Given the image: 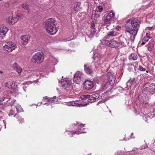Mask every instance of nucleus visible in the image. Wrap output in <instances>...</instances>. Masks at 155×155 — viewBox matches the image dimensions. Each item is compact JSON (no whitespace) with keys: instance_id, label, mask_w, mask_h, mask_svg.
Returning a JSON list of instances; mask_svg holds the SVG:
<instances>
[{"instance_id":"1","label":"nucleus","mask_w":155,"mask_h":155,"mask_svg":"<svg viewBox=\"0 0 155 155\" xmlns=\"http://www.w3.org/2000/svg\"><path fill=\"white\" fill-rule=\"evenodd\" d=\"M140 21L137 18L129 19L126 22L124 26L125 29V34L128 32L131 35L130 40L132 42L134 41L140 26Z\"/></svg>"},{"instance_id":"2","label":"nucleus","mask_w":155,"mask_h":155,"mask_svg":"<svg viewBox=\"0 0 155 155\" xmlns=\"http://www.w3.org/2000/svg\"><path fill=\"white\" fill-rule=\"evenodd\" d=\"M56 22L54 18L48 19L45 22L46 31L50 35H53L57 32L58 29L55 26Z\"/></svg>"},{"instance_id":"3","label":"nucleus","mask_w":155,"mask_h":155,"mask_svg":"<svg viewBox=\"0 0 155 155\" xmlns=\"http://www.w3.org/2000/svg\"><path fill=\"white\" fill-rule=\"evenodd\" d=\"M44 58L43 53L38 52L35 54L33 56L31 59V62L34 63H42Z\"/></svg>"},{"instance_id":"4","label":"nucleus","mask_w":155,"mask_h":155,"mask_svg":"<svg viewBox=\"0 0 155 155\" xmlns=\"http://www.w3.org/2000/svg\"><path fill=\"white\" fill-rule=\"evenodd\" d=\"M101 43L103 45H107L112 48L118 47V42L115 41H109L103 39L102 40Z\"/></svg>"},{"instance_id":"5","label":"nucleus","mask_w":155,"mask_h":155,"mask_svg":"<svg viewBox=\"0 0 155 155\" xmlns=\"http://www.w3.org/2000/svg\"><path fill=\"white\" fill-rule=\"evenodd\" d=\"M4 86L9 89L11 92H13L16 88V86L15 85V82L14 81L11 80L8 81L7 82L5 83Z\"/></svg>"},{"instance_id":"6","label":"nucleus","mask_w":155,"mask_h":155,"mask_svg":"<svg viewBox=\"0 0 155 155\" xmlns=\"http://www.w3.org/2000/svg\"><path fill=\"white\" fill-rule=\"evenodd\" d=\"M114 15V13L111 11L105 18L103 25L106 26L109 25L111 22V19Z\"/></svg>"},{"instance_id":"7","label":"nucleus","mask_w":155,"mask_h":155,"mask_svg":"<svg viewBox=\"0 0 155 155\" xmlns=\"http://www.w3.org/2000/svg\"><path fill=\"white\" fill-rule=\"evenodd\" d=\"M16 47L15 44L12 42L7 43L6 45L3 47L8 52L12 51Z\"/></svg>"},{"instance_id":"8","label":"nucleus","mask_w":155,"mask_h":155,"mask_svg":"<svg viewBox=\"0 0 155 155\" xmlns=\"http://www.w3.org/2000/svg\"><path fill=\"white\" fill-rule=\"evenodd\" d=\"M83 88L87 90H90L93 87L94 83L91 81L89 80H85L83 83Z\"/></svg>"},{"instance_id":"9","label":"nucleus","mask_w":155,"mask_h":155,"mask_svg":"<svg viewBox=\"0 0 155 155\" xmlns=\"http://www.w3.org/2000/svg\"><path fill=\"white\" fill-rule=\"evenodd\" d=\"M118 34L114 30H111L107 34V35L103 39H111L112 38L118 35Z\"/></svg>"},{"instance_id":"10","label":"nucleus","mask_w":155,"mask_h":155,"mask_svg":"<svg viewBox=\"0 0 155 155\" xmlns=\"http://www.w3.org/2000/svg\"><path fill=\"white\" fill-rule=\"evenodd\" d=\"M82 75L80 72H77L74 74L73 80L77 84H80L82 81Z\"/></svg>"},{"instance_id":"11","label":"nucleus","mask_w":155,"mask_h":155,"mask_svg":"<svg viewBox=\"0 0 155 155\" xmlns=\"http://www.w3.org/2000/svg\"><path fill=\"white\" fill-rule=\"evenodd\" d=\"M71 87V83L69 81L64 80L61 81V87L63 90L68 91L69 90Z\"/></svg>"},{"instance_id":"12","label":"nucleus","mask_w":155,"mask_h":155,"mask_svg":"<svg viewBox=\"0 0 155 155\" xmlns=\"http://www.w3.org/2000/svg\"><path fill=\"white\" fill-rule=\"evenodd\" d=\"M99 97V94L98 93H96L91 95H90L89 99L87 100V103L86 104H88L89 103H91L94 102L96 101V99H98Z\"/></svg>"},{"instance_id":"13","label":"nucleus","mask_w":155,"mask_h":155,"mask_svg":"<svg viewBox=\"0 0 155 155\" xmlns=\"http://www.w3.org/2000/svg\"><path fill=\"white\" fill-rule=\"evenodd\" d=\"M93 58L94 59V60L97 61V63L99 64H102L104 59V55L102 54H97L95 56H94Z\"/></svg>"},{"instance_id":"14","label":"nucleus","mask_w":155,"mask_h":155,"mask_svg":"<svg viewBox=\"0 0 155 155\" xmlns=\"http://www.w3.org/2000/svg\"><path fill=\"white\" fill-rule=\"evenodd\" d=\"M8 31L7 28L6 27H2L0 28V38H3L5 36L7 32Z\"/></svg>"},{"instance_id":"15","label":"nucleus","mask_w":155,"mask_h":155,"mask_svg":"<svg viewBox=\"0 0 155 155\" xmlns=\"http://www.w3.org/2000/svg\"><path fill=\"white\" fill-rule=\"evenodd\" d=\"M84 71L85 73L87 74H90L92 73L93 69L91 65L84 64Z\"/></svg>"},{"instance_id":"16","label":"nucleus","mask_w":155,"mask_h":155,"mask_svg":"<svg viewBox=\"0 0 155 155\" xmlns=\"http://www.w3.org/2000/svg\"><path fill=\"white\" fill-rule=\"evenodd\" d=\"M56 59L51 57L50 58L48 62V65L50 67L54 68V66L57 64Z\"/></svg>"},{"instance_id":"17","label":"nucleus","mask_w":155,"mask_h":155,"mask_svg":"<svg viewBox=\"0 0 155 155\" xmlns=\"http://www.w3.org/2000/svg\"><path fill=\"white\" fill-rule=\"evenodd\" d=\"M21 43L23 45H26L28 42L30 37L28 35H25L21 37Z\"/></svg>"},{"instance_id":"18","label":"nucleus","mask_w":155,"mask_h":155,"mask_svg":"<svg viewBox=\"0 0 155 155\" xmlns=\"http://www.w3.org/2000/svg\"><path fill=\"white\" fill-rule=\"evenodd\" d=\"M7 20L9 24H13L18 21V19L15 17H13L12 16H10Z\"/></svg>"},{"instance_id":"19","label":"nucleus","mask_w":155,"mask_h":155,"mask_svg":"<svg viewBox=\"0 0 155 155\" xmlns=\"http://www.w3.org/2000/svg\"><path fill=\"white\" fill-rule=\"evenodd\" d=\"M78 101H72V106H77L79 107H82L84 106H86L88 104H83L82 103H78Z\"/></svg>"},{"instance_id":"20","label":"nucleus","mask_w":155,"mask_h":155,"mask_svg":"<svg viewBox=\"0 0 155 155\" xmlns=\"http://www.w3.org/2000/svg\"><path fill=\"white\" fill-rule=\"evenodd\" d=\"M138 99L141 104H148V102L146 101V97L144 96L140 95L138 97Z\"/></svg>"},{"instance_id":"21","label":"nucleus","mask_w":155,"mask_h":155,"mask_svg":"<svg viewBox=\"0 0 155 155\" xmlns=\"http://www.w3.org/2000/svg\"><path fill=\"white\" fill-rule=\"evenodd\" d=\"M92 19L93 21L97 23L99 21V16L97 14H93L92 16Z\"/></svg>"},{"instance_id":"22","label":"nucleus","mask_w":155,"mask_h":155,"mask_svg":"<svg viewBox=\"0 0 155 155\" xmlns=\"http://www.w3.org/2000/svg\"><path fill=\"white\" fill-rule=\"evenodd\" d=\"M107 79L110 85L112 86L114 84L115 82V78L113 76L111 75V76H109L108 77Z\"/></svg>"},{"instance_id":"23","label":"nucleus","mask_w":155,"mask_h":155,"mask_svg":"<svg viewBox=\"0 0 155 155\" xmlns=\"http://www.w3.org/2000/svg\"><path fill=\"white\" fill-rule=\"evenodd\" d=\"M81 3L79 2H75L74 4V10L75 12L78 11L81 8L80 7Z\"/></svg>"},{"instance_id":"24","label":"nucleus","mask_w":155,"mask_h":155,"mask_svg":"<svg viewBox=\"0 0 155 155\" xmlns=\"http://www.w3.org/2000/svg\"><path fill=\"white\" fill-rule=\"evenodd\" d=\"M146 90L151 94H154L155 92V87H153L151 86L147 87L145 88Z\"/></svg>"},{"instance_id":"25","label":"nucleus","mask_w":155,"mask_h":155,"mask_svg":"<svg viewBox=\"0 0 155 155\" xmlns=\"http://www.w3.org/2000/svg\"><path fill=\"white\" fill-rule=\"evenodd\" d=\"M96 31V30L94 28H91V33L89 35L90 38H92L94 36L95 33Z\"/></svg>"},{"instance_id":"26","label":"nucleus","mask_w":155,"mask_h":155,"mask_svg":"<svg viewBox=\"0 0 155 155\" xmlns=\"http://www.w3.org/2000/svg\"><path fill=\"white\" fill-rule=\"evenodd\" d=\"M150 37H144L142 40L141 45H142L145 44V43L148 41L151 38Z\"/></svg>"},{"instance_id":"27","label":"nucleus","mask_w":155,"mask_h":155,"mask_svg":"<svg viewBox=\"0 0 155 155\" xmlns=\"http://www.w3.org/2000/svg\"><path fill=\"white\" fill-rule=\"evenodd\" d=\"M21 7L24 9L28 10V13L29 14V11L28 10V9H29V7L28 5L26 4H23L22 5Z\"/></svg>"},{"instance_id":"28","label":"nucleus","mask_w":155,"mask_h":155,"mask_svg":"<svg viewBox=\"0 0 155 155\" xmlns=\"http://www.w3.org/2000/svg\"><path fill=\"white\" fill-rule=\"evenodd\" d=\"M13 109L14 110V111H15V112L13 114L10 113L9 114V116L10 117H12V116H13L14 117H15L16 115V114L18 112V109L16 107H15L14 108H13Z\"/></svg>"},{"instance_id":"29","label":"nucleus","mask_w":155,"mask_h":155,"mask_svg":"<svg viewBox=\"0 0 155 155\" xmlns=\"http://www.w3.org/2000/svg\"><path fill=\"white\" fill-rule=\"evenodd\" d=\"M150 149L155 153V141L150 145Z\"/></svg>"},{"instance_id":"30","label":"nucleus","mask_w":155,"mask_h":155,"mask_svg":"<svg viewBox=\"0 0 155 155\" xmlns=\"http://www.w3.org/2000/svg\"><path fill=\"white\" fill-rule=\"evenodd\" d=\"M90 97V95L89 94L84 95L81 96V98L82 100H86L89 99Z\"/></svg>"},{"instance_id":"31","label":"nucleus","mask_w":155,"mask_h":155,"mask_svg":"<svg viewBox=\"0 0 155 155\" xmlns=\"http://www.w3.org/2000/svg\"><path fill=\"white\" fill-rule=\"evenodd\" d=\"M130 57L134 60H136L137 59V56L136 53H132L130 55Z\"/></svg>"},{"instance_id":"32","label":"nucleus","mask_w":155,"mask_h":155,"mask_svg":"<svg viewBox=\"0 0 155 155\" xmlns=\"http://www.w3.org/2000/svg\"><path fill=\"white\" fill-rule=\"evenodd\" d=\"M148 48L149 51H151L153 48V46L152 43H150L147 46Z\"/></svg>"},{"instance_id":"33","label":"nucleus","mask_w":155,"mask_h":155,"mask_svg":"<svg viewBox=\"0 0 155 155\" xmlns=\"http://www.w3.org/2000/svg\"><path fill=\"white\" fill-rule=\"evenodd\" d=\"M118 47H125L126 46V43L122 41H120V42H118Z\"/></svg>"},{"instance_id":"34","label":"nucleus","mask_w":155,"mask_h":155,"mask_svg":"<svg viewBox=\"0 0 155 155\" xmlns=\"http://www.w3.org/2000/svg\"><path fill=\"white\" fill-rule=\"evenodd\" d=\"M108 84L107 83H104L101 85V87L103 90L107 89L108 87Z\"/></svg>"},{"instance_id":"35","label":"nucleus","mask_w":155,"mask_h":155,"mask_svg":"<svg viewBox=\"0 0 155 155\" xmlns=\"http://www.w3.org/2000/svg\"><path fill=\"white\" fill-rule=\"evenodd\" d=\"M15 70L19 74L21 73L22 71V69L19 66H18V67L16 68Z\"/></svg>"},{"instance_id":"36","label":"nucleus","mask_w":155,"mask_h":155,"mask_svg":"<svg viewBox=\"0 0 155 155\" xmlns=\"http://www.w3.org/2000/svg\"><path fill=\"white\" fill-rule=\"evenodd\" d=\"M138 70L141 71H146V69L144 68H143L142 66L141 65L139 66Z\"/></svg>"},{"instance_id":"37","label":"nucleus","mask_w":155,"mask_h":155,"mask_svg":"<svg viewBox=\"0 0 155 155\" xmlns=\"http://www.w3.org/2000/svg\"><path fill=\"white\" fill-rule=\"evenodd\" d=\"M128 69H132L133 70L134 68V66L132 64H129L128 65Z\"/></svg>"},{"instance_id":"38","label":"nucleus","mask_w":155,"mask_h":155,"mask_svg":"<svg viewBox=\"0 0 155 155\" xmlns=\"http://www.w3.org/2000/svg\"><path fill=\"white\" fill-rule=\"evenodd\" d=\"M97 12H101L103 10V8L101 6H98L97 8Z\"/></svg>"},{"instance_id":"39","label":"nucleus","mask_w":155,"mask_h":155,"mask_svg":"<svg viewBox=\"0 0 155 155\" xmlns=\"http://www.w3.org/2000/svg\"><path fill=\"white\" fill-rule=\"evenodd\" d=\"M147 116L150 118H152L154 116V115L150 112L148 114Z\"/></svg>"},{"instance_id":"40","label":"nucleus","mask_w":155,"mask_h":155,"mask_svg":"<svg viewBox=\"0 0 155 155\" xmlns=\"http://www.w3.org/2000/svg\"><path fill=\"white\" fill-rule=\"evenodd\" d=\"M18 66H19L17 64L14 63L12 65V68L15 70V68H16L18 67Z\"/></svg>"},{"instance_id":"41","label":"nucleus","mask_w":155,"mask_h":155,"mask_svg":"<svg viewBox=\"0 0 155 155\" xmlns=\"http://www.w3.org/2000/svg\"><path fill=\"white\" fill-rule=\"evenodd\" d=\"M122 153L121 151H119L117 152L115 154V155H122Z\"/></svg>"},{"instance_id":"42","label":"nucleus","mask_w":155,"mask_h":155,"mask_svg":"<svg viewBox=\"0 0 155 155\" xmlns=\"http://www.w3.org/2000/svg\"><path fill=\"white\" fill-rule=\"evenodd\" d=\"M18 120L19 122V123L22 124V123H24V119L23 118H20Z\"/></svg>"},{"instance_id":"43","label":"nucleus","mask_w":155,"mask_h":155,"mask_svg":"<svg viewBox=\"0 0 155 155\" xmlns=\"http://www.w3.org/2000/svg\"><path fill=\"white\" fill-rule=\"evenodd\" d=\"M116 29H117V31H120L121 30V27L118 25L116 27Z\"/></svg>"},{"instance_id":"44","label":"nucleus","mask_w":155,"mask_h":155,"mask_svg":"<svg viewBox=\"0 0 155 155\" xmlns=\"http://www.w3.org/2000/svg\"><path fill=\"white\" fill-rule=\"evenodd\" d=\"M150 112L151 113L154 114L155 113V108H153L151 109Z\"/></svg>"},{"instance_id":"45","label":"nucleus","mask_w":155,"mask_h":155,"mask_svg":"<svg viewBox=\"0 0 155 155\" xmlns=\"http://www.w3.org/2000/svg\"><path fill=\"white\" fill-rule=\"evenodd\" d=\"M112 73H113L112 72V73L110 72H108L107 73V78H108V77L109 76H111V75L113 76L112 75L113 74H112Z\"/></svg>"},{"instance_id":"46","label":"nucleus","mask_w":155,"mask_h":155,"mask_svg":"<svg viewBox=\"0 0 155 155\" xmlns=\"http://www.w3.org/2000/svg\"><path fill=\"white\" fill-rule=\"evenodd\" d=\"M47 100L49 101H54V99H53V97H48L47 98Z\"/></svg>"},{"instance_id":"47","label":"nucleus","mask_w":155,"mask_h":155,"mask_svg":"<svg viewBox=\"0 0 155 155\" xmlns=\"http://www.w3.org/2000/svg\"><path fill=\"white\" fill-rule=\"evenodd\" d=\"M66 105H68V106H72L71 104V101L68 102L66 103Z\"/></svg>"},{"instance_id":"48","label":"nucleus","mask_w":155,"mask_h":155,"mask_svg":"<svg viewBox=\"0 0 155 155\" xmlns=\"http://www.w3.org/2000/svg\"><path fill=\"white\" fill-rule=\"evenodd\" d=\"M153 27H147V28H146L147 29L149 30H152V29H153Z\"/></svg>"},{"instance_id":"49","label":"nucleus","mask_w":155,"mask_h":155,"mask_svg":"<svg viewBox=\"0 0 155 155\" xmlns=\"http://www.w3.org/2000/svg\"><path fill=\"white\" fill-rule=\"evenodd\" d=\"M150 35L147 32L146 33V36H145V37H150Z\"/></svg>"},{"instance_id":"50","label":"nucleus","mask_w":155,"mask_h":155,"mask_svg":"<svg viewBox=\"0 0 155 155\" xmlns=\"http://www.w3.org/2000/svg\"><path fill=\"white\" fill-rule=\"evenodd\" d=\"M27 87L25 86H23V90L25 91H26V88Z\"/></svg>"},{"instance_id":"51","label":"nucleus","mask_w":155,"mask_h":155,"mask_svg":"<svg viewBox=\"0 0 155 155\" xmlns=\"http://www.w3.org/2000/svg\"><path fill=\"white\" fill-rule=\"evenodd\" d=\"M3 73V72L0 71V76H1Z\"/></svg>"},{"instance_id":"52","label":"nucleus","mask_w":155,"mask_h":155,"mask_svg":"<svg viewBox=\"0 0 155 155\" xmlns=\"http://www.w3.org/2000/svg\"><path fill=\"white\" fill-rule=\"evenodd\" d=\"M75 132H74L72 134H71V137H73V134H75Z\"/></svg>"},{"instance_id":"53","label":"nucleus","mask_w":155,"mask_h":155,"mask_svg":"<svg viewBox=\"0 0 155 155\" xmlns=\"http://www.w3.org/2000/svg\"><path fill=\"white\" fill-rule=\"evenodd\" d=\"M56 97L55 96H54L53 97V99H54H54H56Z\"/></svg>"},{"instance_id":"54","label":"nucleus","mask_w":155,"mask_h":155,"mask_svg":"<svg viewBox=\"0 0 155 155\" xmlns=\"http://www.w3.org/2000/svg\"><path fill=\"white\" fill-rule=\"evenodd\" d=\"M94 24H93V25H92V28H94Z\"/></svg>"},{"instance_id":"55","label":"nucleus","mask_w":155,"mask_h":155,"mask_svg":"<svg viewBox=\"0 0 155 155\" xmlns=\"http://www.w3.org/2000/svg\"><path fill=\"white\" fill-rule=\"evenodd\" d=\"M133 133H131V138H132V135H133Z\"/></svg>"},{"instance_id":"56","label":"nucleus","mask_w":155,"mask_h":155,"mask_svg":"<svg viewBox=\"0 0 155 155\" xmlns=\"http://www.w3.org/2000/svg\"><path fill=\"white\" fill-rule=\"evenodd\" d=\"M134 79L132 80H131V81L132 82H133L134 81Z\"/></svg>"},{"instance_id":"57","label":"nucleus","mask_w":155,"mask_h":155,"mask_svg":"<svg viewBox=\"0 0 155 155\" xmlns=\"http://www.w3.org/2000/svg\"><path fill=\"white\" fill-rule=\"evenodd\" d=\"M109 112H110V113H111V110H109Z\"/></svg>"},{"instance_id":"58","label":"nucleus","mask_w":155,"mask_h":155,"mask_svg":"<svg viewBox=\"0 0 155 155\" xmlns=\"http://www.w3.org/2000/svg\"><path fill=\"white\" fill-rule=\"evenodd\" d=\"M144 118H146V117H145L144 116V117H143V119H144V120H145V119H144Z\"/></svg>"},{"instance_id":"59","label":"nucleus","mask_w":155,"mask_h":155,"mask_svg":"<svg viewBox=\"0 0 155 155\" xmlns=\"http://www.w3.org/2000/svg\"><path fill=\"white\" fill-rule=\"evenodd\" d=\"M135 150H133L132 151H131V152H133L134 151H135Z\"/></svg>"},{"instance_id":"60","label":"nucleus","mask_w":155,"mask_h":155,"mask_svg":"<svg viewBox=\"0 0 155 155\" xmlns=\"http://www.w3.org/2000/svg\"><path fill=\"white\" fill-rule=\"evenodd\" d=\"M63 76H62V78H63Z\"/></svg>"},{"instance_id":"61","label":"nucleus","mask_w":155,"mask_h":155,"mask_svg":"<svg viewBox=\"0 0 155 155\" xmlns=\"http://www.w3.org/2000/svg\"><path fill=\"white\" fill-rule=\"evenodd\" d=\"M2 0H0V1H2Z\"/></svg>"}]
</instances>
